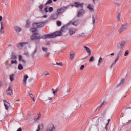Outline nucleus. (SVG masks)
I'll list each match as a JSON object with an SVG mask.
<instances>
[{
    "label": "nucleus",
    "instance_id": "a878e982",
    "mask_svg": "<svg viewBox=\"0 0 131 131\" xmlns=\"http://www.w3.org/2000/svg\"><path fill=\"white\" fill-rule=\"evenodd\" d=\"M14 30H15L16 32L19 33L21 32V30H22V29L18 26H15L14 27Z\"/></svg>",
    "mask_w": 131,
    "mask_h": 131
},
{
    "label": "nucleus",
    "instance_id": "69168bd1",
    "mask_svg": "<svg viewBox=\"0 0 131 131\" xmlns=\"http://www.w3.org/2000/svg\"><path fill=\"white\" fill-rule=\"evenodd\" d=\"M3 85V82L1 81L0 82V86H2Z\"/></svg>",
    "mask_w": 131,
    "mask_h": 131
},
{
    "label": "nucleus",
    "instance_id": "e433bc0d",
    "mask_svg": "<svg viewBox=\"0 0 131 131\" xmlns=\"http://www.w3.org/2000/svg\"><path fill=\"white\" fill-rule=\"evenodd\" d=\"M16 47H17V48L18 49H19V50H21V49L23 48L22 45H21V42L19 43H18V44H17V45H16Z\"/></svg>",
    "mask_w": 131,
    "mask_h": 131
},
{
    "label": "nucleus",
    "instance_id": "f257e3e1",
    "mask_svg": "<svg viewBox=\"0 0 131 131\" xmlns=\"http://www.w3.org/2000/svg\"><path fill=\"white\" fill-rule=\"evenodd\" d=\"M122 114L123 121L125 123H128L131 120V106L125 107Z\"/></svg>",
    "mask_w": 131,
    "mask_h": 131
},
{
    "label": "nucleus",
    "instance_id": "de8ad7c7",
    "mask_svg": "<svg viewBox=\"0 0 131 131\" xmlns=\"http://www.w3.org/2000/svg\"><path fill=\"white\" fill-rule=\"evenodd\" d=\"M92 20H93V24H95L96 23V19H95V17L94 16H92Z\"/></svg>",
    "mask_w": 131,
    "mask_h": 131
},
{
    "label": "nucleus",
    "instance_id": "dca6fc26",
    "mask_svg": "<svg viewBox=\"0 0 131 131\" xmlns=\"http://www.w3.org/2000/svg\"><path fill=\"white\" fill-rule=\"evenodd\" d=\"M4 106L5 107V109L6 110H9V107H10V106H11V104L10 103H9L8 101H7L6 100H4Z\"/></svg>",
    "mask_w": 131,
    "mask_h": 131
},
{
    "label": "nucleus",
    "instance_id": "c03bdc74",
    "mask_svg": "<svg viewBox=\"0 0 131 131\" xmlns=\"http://www.w3.org/2000/svg\"><path fill=\"white\" fill-rule=\"evenodd\" d=\"M41 126H42V125L39 124L38 126V128L36 129V131L40 130V127H41Z\"/></svg>",
    "mask_w": 131,
    "mask_h": 131
},
{
    "label": "nucleus",
    "instance_id": "cd10ccee",
    "mask_svg": "<svg viewBox=\"0 0 131 131\" xmlns=\"http://www.w3.org/2000/svg\"><path fill=\"white\" fill-rule=\"evenodd\" d=\"M70 33H75L76 31V29L74 28H70L69 29Z\"/></svg>",
    "mask_w": 131,
    "mask_h": 131
},
{
    "label": "nucleus",
    "instance_id": "680f3d73",
    "mask_svg": "<svg viewBox=\"0 0 131 131\" xmlns=\"http://www.w3.org/2000/svg\"><path fill=\"white\" fill-rule=\"evenodd\" d=\"M108 124H109V123H107V124L105 126V129H107V128H108Z\"/></svg>",
    "mask_w": 131,
    "mask_h": 131
},
{
    "label": "nucleus",
    "instance_id": "ddd939ff",
    "mask_svg": "<svg viewBox=\"0 0 131 131\" xmlns=\"http://www.w3.org/2000/svg\"><path fill=\"white\" fill-rule=\"evenodd\" d=\"M74 36H75L76 37H78L80 38L85 37V36H86V35L84 33H76L74 35Z\"/></svg>",
    "mask_w": 131,
    "mask_h": 131
},
{
    "label": "nucleus",
    "instance_id": "7c9ffc66",
    "mask_svg": "<svg viewBox=\"0 0 131 131\" xmlns=\"http://www.w3.org/2000/svg\"><path fill=\"white\" fill-rule=\"evenodd\" d=\"M124 81H125V80H124V79H122L121 80V81H120V82L119 83V84L118 85L119 86H120V85H122V84H123V83H124Z\"/></svg>",
    "mask_w": 131,
    "mask_h": 131
},
{
    "label": "nucleus",
    "instance_id": "6e6552de",
    "mask_svg": "<svg viewBox=\"0 0 131 131\" xmlns=\"http://www.w3.org/2000/svg\"><path fill=\"white\" fill-rule=\"evenodd\" d=\"M127 28V23H125L124 24L122 25L120 29H119V32L121 33L123 32L125 29Z\"/></svg>",
    "mask_w": 131,
    "mask_h": 131
},
{
    "label": "nucleus",
    "instance_id": "423d86ee",
    "mask_svg": "<svg viewBox=\"0 0 131 131\" xmlns=\"http://www.w3.org/2000/svg\"><path fill=\"white\" fill-rule=\"evenodd\" d=\"M56 129V128L55 127V126L53 124H49L47 127L46 131H55Z\"/></svg>",
    "mask_w": 131,
    "mask_h": 131
},
{
    "label": "nucleus",
    "instance_id": "5fc2aeb1",
    "mask_svg": "<svg viewBox=\"0 0 131 131\" xmlns=\"http://www.w3.org/2000/svg\"><path fill=\"white\" fill-rule=\"evenodd\" d=\"M52 3H53V1H52V0H48L47 1V4H48V5L50 4H52Z\"/></svg>",
    "mask_w": 131,
    "mask_h": 131
},
{
    "label": "nucleus",
    "instance_id": "3c124183",
    "mask_svg": "<svg viewBox=\"0 0 131 131\" xmlns=\"http://www.w3.org/2000/svg\"><path fill=\"white\" fill-rule=\"evenodd\" d=\"M115 64H116V62H115H115L113 63V64H112V66L110 67V68L111 69V68H113V66H114V65H115Z\"/></svg>",
    "mask_w": 131,
    "mask_h": 131
},
{
    "label": "nucleus",
    "instance_id": "338daca9",
    "mask_svg": "<svg viewBox=\"0 0 131 131\" xmlns=\"http://www.w3.org/2000/svg\"><path fill=\"white\" fill-rule=\"evenodd\" d=\"M48 16L47 15H43V18H47Z\"/></svg>",
    "mask_w": 131,
    "mask_h": 131
},
{
    "label": "nucleus",
    "instance_id": "ea45409f",
    "mask_svg": "<svg viewBox=\"0 0 131 131\" xmlns=\"http://www.w3.org/2000/svg\"><path fill=\"white\" fill-rule=\"evenodd\" d=\"M70 59L72 61L74 59V54L70 53Z\"/></svg>",
    "mask_w": 131,
    "mask_h": 131
},
{
    "label": "nucleus",
    "instance_id": "20e7f679",
    "mask_svg": "<svg viewBox=\"0 0 131 131\" xmlns=\"http://www.w3.org/2000/svg\"><path fill=\"white\" fill-rule=\"evenodd\" d=\"M69 6H63L57 10V13L59 15L60 14H63L67 9H68Z\"/></svg>",
    "mask_w": 131,
    "mask_h": 131
},
{
    "label": "nucleus",
    "instance_id": "393cba45",
    "mask_svg": "<svg viewBox=\"0 0 131 131\" xmlns=\"http://www.w3.org/2000/svg\"><path fill=\"white\" fill-rule=\"evenodd\" d=\"M11 60H17V55L14 53H12L11 57Z\"/></svg>",
    "mask_w": 131,
    "mask_h": 131
},
{
    "label": "nucleus",
    "instance_id": "b1692460",
    "mask_svg": "<svg viewBox=\"0 0 131 131\" xmlns=\"http://www.w3.org/2000/svg\"><path fill=\"white\" fill-rule=\"evenodd\" d=\"M9 79L10 81H14V80H15V74L10 75Z\"/></svg>",
    "mask_w": 131,
    "mask_h": 131
},
{
    "label": "nucleus",
    "instance_id": "4468645a",
    "mask_svg": "<svg viewBox=\"0 0 131 131\" xmlns=\"http://www.w3.org/2000/svg\"><path fill=\"white\" fill-rule=\"evenodd\" d=\"M53 100L52 95H48L45 98V101L46 103H50Z\"/></svg>",
    "mask_w": 131,
    "mask_h": 131
},
{
    "label": "nucleus",
    "instance_id": "4c0bfd02",
    "mask_svg": "<svg viewBox=\"0 0 131 131\" xmlns=\"http://www.w3.org/2000/svg\"><path fill=\"white\" fill-rule=\"evenodd\" d=\"M30 25V21H29V20H27V24L26 25L25 27L26 28H28V27H29Z\"/></svg>",
    "mask_w": 131,
    "mask_h": 131
},
{
    "label": "nucleus",
    "instance_id": "c9c22d12",
    "mask_svg": "<svg viewBox=\"0 0 131 131\" xmlns=\"http://www.w3.org/2000/svg\"><path fill=\"white\" fill-rule=\"evenodd\" d=\"M23 66H22L21 64H19L18 66V70H23Z\"/></svg>",
    "mask_w": 131,
    "mask_h": 131
},
{
    "label": "nucleus",
    "instance_id": "9b49d317",
    "mask_svg": "<svg viewBox=\"0 0 131 131\" xmlns=\"http://www.w3.org/2000/svg\"><path fill=\"white\" fill-rule=\"evenodd\" d=\"M45 11L46 13H48L49 12V13H52V12H53V11H54V8L52 7H50L49 8V6H46L45 9Z\"/></svg>",
    "mask_w": 131,
    "mask_h": 131
},
{
    "label": "nucleus",
    "instance_id": "a18cd8bd",
    "mask_svg": "<svg viewBox=\"0 0 131 131\" xmlns=\"http://www.w3.org/2000/svg\"><path fill=\"white\" fill-rule=\"evenodd\" d=\"M103 105L104 103H101L100 105L97 107V109H98V110H100V109H101V108H102V107H103Z\"/></svg>",
    "mask_w": 131,
    "mask_h": 131
},
{
    "label": "nucleus",
    "instance_id": "2f4dec72",
    "mask_svg": "<svg viewBox=\"0 0 131 131\" xmlns=\"http://www.w3.org/2000/svg\"><path fill=\"white\" fill-rule=\"evenodd\" d=\"M38 8L40 9V12L43 13V10H42V9H43V5H40Z\"/></svg>",
    "mask_w": 131,
    "mask_h": 131
},
{
    "label": "nucleus",
    "instance_id": "bb28decb",
    "mask_svg": "<svg viewBox=\"0 0 131 131\" xmlns=\"http://www.w3.org/2000/svg\"><path fill=\"white\" fill-rule=\"evenodd\" d=\"M41 116V115L40 114H39L38 115L37 117H35L34 118V120L35 121V122L38 121V120H39V119L40 118V117Z\"/></svg>",
    "mask_w": 131,
    "mask_h": 131
},
{
    "label": "nucleus",
    "instance_id": "58836bf2",
    "mask_svg": "<svg viewBox=\"0 0 131 131\" xmlns=\"http://www.w3.org/2000/svg\"><path fill=\"white\" fill-rule=\"evenodd\" d=\"M20 44L21 45L22 48H23V47L26 46V45H28V42H20Z\"/></svg>",
    "mask_w": 131,
    "mask_h": 131
},
{
    "label": "nucleus",
    "instance_id": "a19ab883",
    "mask_svg": "<svg viewBox=\"0 0 131 131\" xmlns=\"http://www.w3.org/2000/svg\"><path fill=\"white\" fill-rule=\"evenodd\" d=\"M56 24L58 26H61L62 25V23L60 20H57L56 22Z\"/></svg>",
    "mask_w": 131,
    "mask_h": 131
},
{
    "label": "nucleus",
    "instance_id": "473e14b6",
    "mask_svg": "<svg viewBox=\"0 0 131 131\" xmlns=\"http://www.w3.org/2000/svg\"><path fill=\"white\" fill-rule=\"evenodd\" d=\"M29 96L33 100V102H35V99H34V96H33V94L31 93H29Z\"/></svg>",
    "mask_w": 131,
    "mask_h": 131
},
{
    "label": "nucleus",
    "instance_id": "6ab92c4d",
    "mask_svg": "<svg viewBox=\"0 0 131 131\" xmlns=\"http://www.w3.org/2000/svg\"><path fill=\"white\" fill-rule=\"evenodd\" d=\"M18 60H19V62H20V63H21L22 64H24V65H25L26 64V61H25V60L22 59V56L18 55Z\"/></svg>",
    "mask_w": 131,
    "mask_h": 131
},
{
    "label": "nucleus",
    "instance_id": "0eeeda50",
    "mask_svg": "<svg viewBox=\"0 0 131 131\" xmlns=\"http://www.w3.org/2000/svg\"><path fill=\"white\" fill-rule=\"evenodd\" d=\"M41 50L43 53H45V57H49L50 56V52H49V48L46 47H42Z\"/></svg>",
    "mask_w": 131,
    "mask_h": 131
},
{
    "label": "nucleus",
    "instance_id": "39448f33",
    "mask_svg": "<svg viewBox=\"0 0 131 131\" xmlns=\"http://www.w3.org/2000/svg\"><path fill=\"white\" fill-rule=\"evenodd\" d=\"M34 27H36V28H40L45 26V21L41 23H35L33 24Z\"/></svg>",
    "mask_w": 131,
    "mask_h": 131
},
{
    "label": "nucleus",
    "instance_id": "f704fd0d",
    "mask_svg": "<svg viewBox=\"0 0 131 131\" xmlns=\"http://www.w3.org/2000/svg\"><path fill=\"white\" fill-rule=\"evenodd\" d=\"M11 64H17L18 63V61H17V60L16 59H12L11 61Z\"/></svg>",
    "mask_w": 131,
    "mask_h": 131
},
{
    "label": "nucleus",
    "instance_id": "9d476101",
    "mask_svg": "<svg viewBox=\"0 0 131 131\" xmlns=\"http://www.w3.org/2000/svg\"><path fill=\"white\" fill-rule=\"evenodd\" d=\"M39 38V35L37 33L33 34L31 36V39L32 40H34V39H38Z\"/></svg>",
    "mask_w": 131,
    "mask_h": 131
},
{
    "label": "nucleus",
    "instance_id": "a211bd4d",
    "mask_svg": "<svg viewBox=\"0 0 131 131\" xmlns=\"http://www.w3.org/2000/svg\"><path fill=\"white\" fill-rule=\"evenodd\" d=\"M66 27L63 26L62 27H61L60 31L58 32V31H56L53 32V33H61L62 32H66Z\"/></svg>",
    "mask_w": 131,
    "mask_h": 131
},
{
    "label": "nucleus",
    "instance_id": "8fccbe9b",
    "mask_svg": "<svg viewBox=\"0 0 131 131\" xmlns=\"http://www.w3.org/2000/svg\"><path fill=\"white\" fill-rule=\"evenodd\" d=\"M118 21H120V14L118 13L117 16Z\"/></svg>",
    "mask_w": 131,
    "mask_h": 131
},
{
    "label": "nucleus",
    "instance_id": "7ed1b4c3",
    "mask_svg": "<svg viewBox=\"0 0 131 131\" xmlns=\"http://www.w3.org/2000/svg\"><path fill=\"white\" fill-rule=\"evenodd\" d=\"M125 43H126V42H125V40L120 41L117 44V49L118 50H123V48H124V46H125Z\"/></svg>",
    "mask_w": 131,
    "mask_h": 131
},
{
    "label": "nucleus",
    "instance_id": "4d7b16f0",
    "mask_svg": "<svg viewBox=\"0 0 131 131\" xmlns=\"http://www.w3.org/2000/svg\"><path fill=\"white\" fill-rule=\"evenodd\" d=\"M50 74V73L48 72H46L45 73V76H47V75H49Z\"/></svg>",
    "mask_w": 131,
    "mask_h": 131
},
{
    "label": "nucleus",
    "instance_id": "864d4df0",
    "mask_svg": "<svg viewBox=\"0 0 131 131\" xmlns=\"http://www.w3.org/2000/svg\"><path fill=\"white\" fill-rule=\"evenodd\" d=\"M72 25H74V26H77V23H76V21L72 23Z\"/></svg>",
    "mask_w": 131,
    "mask_h": 131
},
{
    "label": "nucleus",
    "instance_id": "09e8293b",
    "mask_svg": "<svg viewBox=\"0 0 131 131\" xmlns=\"http://www.w3.org/2000/svg\"><path fill=\"white\" fill-rule=\"evenodd\" d=\"M103 61V58L102 57H99V60H98V62L99 63H102V61Z\"/></svg>",
    "mask_w": 131,
    "mask_h": 131
},
{
    "label": "nucleus",
    "instance_id": "f03ea898",
    "mask_svg": "<svg viewBox=\"0 0 131 131\" xmlns=\"http://www.w3.org/2000/svg\"><path fill=\"white\" fill-rule=\"evenodd\" d=\"M62 33H50L45 35V38H54L58 36H62Z\"/></svg>",
    "mask_w": 131,
    "mask_h": 131
},
{
    "label": "nucleus",
    "instance_id": "1a4fd4ad",
    "mask_svg": "<svg viewBox=\"0 0 131 131\" xmlns=\"http://www.w3.org/2000/svg\"><path fill=\"white\" fill-rule=\"evenodd\" d=\"M29 78V77L28 76V75H27V74H25L24 75V79L23 82V84H24L25 86H26V85L27 84V79H28Z\"/></svg>",
    "mask_w": 131,
    "mask_h": 131
},
{
    "label": "nucleus",
    "instance_id": "49530a36",
    "mask_svg": "<svg viewBox=\"0 0 131 131\" xmlns=\"http://www.w3.org/2000/svg\"><path fill=\"white\" fill-rule=\"evenodd\" d=\"M1 32H3V31H2V30H3V29H4V27H3L4 25V24H3V22H1Z\"/></svg>",
    "mask_w": 131,
    "mask_h": 131
},
{
    "label": "nucleus",
    "instance_id": "e2e57ef3",
    "mask_svg": "<svg viewBox=\"0 0 131 131\" xmlns=\"http://www.w3.org/2000/svg\"><path fill=\"white\" fill-rule=\"evenodd\" d=\"M31 119V117H29L27 119V120H30Z\"/></svg>",
    "mask_w": 131,
    "mask_h": 131
},
{
    "label": "nucleus",
    "instance_id": "4be33fe9",
    "mask_svg": "<svg viewBox=\"0 0 131 131\" xmlns=\"http://www.w3.org/2000/svg\"><path fill=\"white\" fill-rule=\"evenodd\" d=\"M74 5H75L76 8H79V7H80V8H82V7H83V3H78L77 2H75Z\"/></svg>",
    "mask_w": 131,
    "mask_h": 131
},
{
    "label": "nucleus",
    "instance_id": "f3484780",
    "mask_svg": "<svg viewBox=\"0 0 131 131\" xmlns=\"http://www.w3.org/2000/svg\"><path fill=\"white\" fill-rule=\"evenodd\" d=\"M59 13H55L51 15L50 17V20H55L56 19H58V17L59 16Z\"/></svg>",
    "mask_w": 131,
    "mask_h": 131
},
{
    "label": "nucleus",
    "instance_id": "bf43d9fd",
    "mask_svg": "<svg viewBox=\"0 0 131 131\" xmlns=\"http://www.w3.org/2000/svg\"><path fill=\"white\" fill-rule=\"evenodd\" d=\"M79 104L78 103V102H75V106H78Z\"/></svg>",
    "mask_w": 131,
    "mask_h": 131
},
{
    "label": "nucleus",
    "instance_id": "603ef678",
    "mask_svg": "<svg viewBox=\"0 0 131 131\" xmlns=\"http://www.w3.org/2000/svg\"><path fill=\"white\" fill-rule=\"evenodd\" d=\"M56 65H58L59 66H63V63L62 62L56 63Z\"/></svg>",
    "mask_w": 131,
    "mask_h": 131
},
{
    "label": "nucleus",
    "instance_id": "0e129e2a",
    "mask_svg": "<svg viewBox=\"0 0 131 131\" xmlns=\"http://www.w3.org/2000/svg\"><path fill=\"white\" fill-rule=\"evenodd\" d=\"M2 20H3V16H0V21H2Z\"/></svg>",
    "mask_w": 131,
    "mask_h": 131
},
{
    "label": "nucleus",
    "instance_id": "052dcab7",
    "mask_svg": "<svg viewBox=\"0 0 131 131\" xmlns=\"http://www.w3.org/2000/svg\"><path fill=\"white\" fill-rule=\"evenodd\" d=\"M16 131H22V128L21 127H19V128L17 129Z\"/></svg>",
    "mask_w": 131,
    "mask_h": 131
},
{
    "label": "nucleus",
    "instance_id": "13d9d810",
    "mask_svg": "<svg viewBox=\"0 0 131 131\" xmlns=\"http://www.w3.org/2000/svg\"><path fill=\"white\" fill-rule=\"evenodd\" d=\"M24 55H25V56H29V54L28 53V52H25L24 53Z\"/></svg>",
    "mask_w": 131,
    "mask_h": 131
},
{
    "label": "nucleus",
    "instance_id": "c85d7f7f",
    "mask_svg": "<svg viewBox=\"0 0 131 131\" xmlns=\"http://www.w3.org/2000/svg\"><path fill=\"white\" fill-rule=\"evenodd\" d=\"M88 9H89L90 11H91V12L94 11V8H93V6L89 4L88 5V7H87Z\"/></svg>",
    "mask_w": 131,
    "mask_h": 131
},
{
    "label": "nucleus",
    "instance_id": "412c9836",
    "mask_svg": "<svg viewBox=\"0 0 131 131\" xmlns=\"http://www.w3.org/2000/svg\"><path fill=\"white\" fill-rule=\"evenodd\" d=\"M84 49H85V51L89 56H91V54H92V51H91V49H90L88 47L86 46H84L83 47Z\"/></svg>",
    "mask_w": 131,
    "mask_h": 131
},
{
    "label": "nucleus",
    "instance_id": "2eb2a0df",
    "mask_svg": "<svg viewBox=\"0 0 131 131\" xmlns=\"http://www.w3.org/2000/svg\"><path fill=\"white\" fill-rule=\"evenodd\" d=\"M6 94L8 96H11L12 94H13V92L12 91V87L9 86L8 89L6 90Z\"/></svg>",
    "mask_w": 131,
    "mask_h": 131
},
{
    "label": "nucleus",
    "instance_id": "c756f323",
    "mask_svg": "<svg viewBox=\"0 0 131 131\" xmlns=\"http://www.w3.org/2000/svg\"><path fill=\"white\" fill-rule=\"evenodd\" d=\"M34 28H31L30 29V31H31V32H34V33H36V26L34 27Z\"/></svg>",
    "mask_w": 131,
    "mask_h": 131
},
{
    "label": "nucleus",
    "instance_id": "79ce46f5",
    "mask_svg": "<svg viewBox=\"0 0 131 131\" xmlns=\"http://www.w3.org/2000/svg\"><path fill=\"white\" fill-rule=\"evenodd\" d=\"M70 92V90L68 88H66L64 89V93H67V95H68V93Z\"/></svg>",
    "mask_w": 131,
    "mask_h": 131
},
{
    "label": "nucleus",
    "instance_id": "37998d69",
    "mask_svg": "<svg viewBox=\"0 0 131 131\" xmlns=\"http://www.w3.org/2000/svg\"><path fill=\"white\" fill-rule=\"evenodd\" d=\"M129 53V51L128 50H126L124 53V56L125 57H126V56H128V54Z\"/></svg>",
    "mask_w": 131,
    "mask_h": 131
},
{
    "label": "nucleus",
    "instance_id": "aec40b11",
    "mask_svg": "<svg viewBox=\"0 0 131 131\" xmlns=\"http://www.w3.org/2000/svg\"><path fill=\"white\" fill-rule=\"evenodd\" d=\"M83 14H84V10H83V9H81L78 12L77 17H81Z\"/></svg>",
    "mask_w": 131,
    "mask_h": 131
},
{
    "label": "nucleus",
    "instance_id": "6e6d98bb",
    "mask_svg": "<svg viewBox=\"0 0 131 131\" xmlns=\"http://www.w3.org/2000/svg\"><path fill=\"white\" fill-rule=\"evenodd\" d=\"M83 68H84V65H82L80 68L81 70H83Z\"/></svg>",
    "mask_w": 131,
    "mask_h": 131
},
{
    "label": "nucleus",
    "instance_id": "72a5a7b5",
    "mask_svg": "<svg viewBox=\"0 0 131 131\" xmlns=\"http://www.w3.org/2000/svg\"><path fill=\"white\" fill-rule=\"evenodd\" d=\"M95 61V57L94 56H92L90 57V59H89V62L92 63V62H94Z\"/></svg>",
    "mask_w": 131,
    "mask_h": 131
},
{
    "label": "nucleus",
    "instance_id": "774afa93",
    "mask_svg": "<svg viewBox=\"0 0 131 131\" xmlns=\"http://www.w3.org/2000/svg\"><path fill=\"white\" fill-rule=\"evenodd\" d=\"M36 53V50H34L33 52V55H34V54H35Z\"/></svg>",
    "mask_w": 131,
    "mask_h": 131
},
{
    "label": "nucleus",
    "instance_id": "f8f14e48",
    "mask_svg": "<svg viewBox=\"0 0 131 131\" xmlns=\"http://www.w3.org/2000/svg\"><path fill=\"white\" fill-rule=\"evenodd\" d=\"M122 54V50H120L117 53V57L115 60V62H117V61L119 60V58H120V56H121Z\"/></svg>",
    "mask_w": 131,
    "mask_h": 131
},
{
    "label": "nucleus",
    "instance_id": "5701e85b",
    "mask_svg": "<svg viewBox=\"0 0 131 131\" xmlns=\"http://www.w3.org/2000/svg\"><path fill=\"white\" fill-rule=\"evenodd\" d=\"M51 91L54 96H57V93H58V89L52 88Z\"/></svg>",
    "mask_w": 131,
    "mask_h": 131
}]
</instances>
